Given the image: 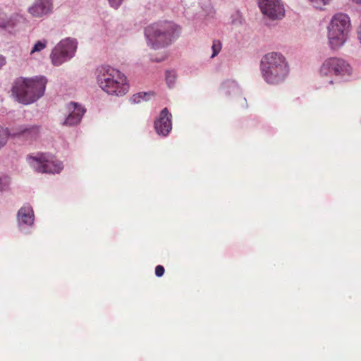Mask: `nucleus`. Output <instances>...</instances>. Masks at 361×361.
<instances>
[{
  "instance_id": "f257e3e1",
  "label": "nucleus",
  "mask_w": 361,
  "mask_h": 361,
  "mask_svg": "<svg viewBox=\"0 0 361 361\" xmlns=\"http://www.w3.org/2000/svg\"><path fill=\"white\" fill-rule=\"evenodd\" d=\"M96 78L99 87L110 95L123 96L129 90L126 76L110 66L98 67Z\"/></svg>"
},
{
  "instance_id": "f03ea898",
  "label": "nucleus",
  "mask_w": 361,
  "mask_h": 361,
  "mask_svg": "<svg viewBox=\"0 0 361 361\" xmlns=\"http://www.w3.org/2000/svg\"><path fill=\"white\" fill-rule=\"evenodd\" d=\"M261 72L267 83L279 85L287 78L290 72L289 64L282 54L269 52L261 61Z\"/></svg>"
},
{
  "instance_id": "7ed1b4c3",
  "label": "nucleus",
  "mask_w": 361,
  "mask_h": 361,
  "mask_svg": "<svg viewBox=\"0 0 361 361\" xmlns=\"http://www.w3.org/2000/svg\"><path fill=\"white\" fill-rule=\"evenodd\" d=\"M47 80L44 77L18 78L13 86L12 92L18 101L24 104H31L43 96Z\"/></svg>"
},
{
  "instance_id": "20e7f679",
  "label": "nucleus",
  "mask_w": 361,
  "mask_h": 361,
  "mask_svg": "<svg viewBox=\"0 0 361 361\" xmlns=\"http://www.w3.org/2000/svg\"><path fill=\"white\" fill-rule=\"evenodd\" d=\"M353 68L345 59L329 57L324 61L319 68V75L330 85L348 81L353 76Z\"/></svg>"
},
{
  "instance_id": "39448f33",
  "label": "nucleus",
  "mask_w": 361,
  "mask_h": 361,
  "mask_svg": "<svg viewBox=\"0 0 361 361\" xmlns=\"http://www.w3.org/2000/svg\"><path fill=\"white\" fill-rule=\"evenodd\" d=\"M179 27L172 22L153 23L145 27L147 43L154 49L164 47L171 43Z\"/></svg>"
},
{
  "instance_id": "423d86ee",
  "label": "nucleus",
  "mask_w": 361,
  "mask_h": 361,
  "mask_svg": "<svg viewBox=\"0 0 361 361\" xmlns=\"http://www.w3.org/2000/svg\"><path fill=\"white\" fill-rule=\"evenodd\" d=\"M350 27L349 17L343 13L334 15L327 27L328 40L331 49H337L345 42Z\"/></svg>"
},
{
  "instance_id": "0eeeda50",
  "label": "nucleus",
  "mask_w": 361,
  "mask_h": 361,
  "mask_svg": "<svg viewBox=\"0 0 361 361\" xmlns=\"http://www.w3.org/2000/svg\"><path fill=\"white\" fill-rule=\"evenodd\" d=\"M27 159L31 166L39 173H59L63 169L61 161L54 160L53 157L45 154L29 156Z\"/></svg>"
},
{
  "instance_id": "6e6552de",
  "label": "nucleus",
  "mask_w": 361,
  "mask_h": 361,
  "mask_svg": "<svg viewBox=\"0 0 361 361\" xmlns=\"http://www.w3.org/2000/svg\"><path fill=\"white\" fill-rule=\"evenodd\" d=\"M77 42L73 39L66 38L61 40L53 49L50 58L53 65L60 66L72 58L76 51Z\"/></svg>"
},
{
  "instance_id": "1a4fd4ad",
  "label": "nucleus",
  "mask_w": 361,
  "mask_h": 361,
  "mask_svg": "<svg viewBox=\"0 0 361 361\" xmlns=\"http://www.w3.org/2000/svg\"><path fill=\"white\" fill-rule=\"evenodd\" d=\"M258 4L262 13L271 20L284 16L285 9L279 0H259Z\"/></svg>"
},
{
  "instance_id": "9d476101",
  "label": "nucleus",
  "mask_w": 361,
  "mask_h": 361,
  "mask_svg": "<svg viewBox=\"0 0 361 361\" xmlns=\"http://www.w3.org/2000/svg\"><path fill=\"white\" fill-rule=\"evenodd\" d=\"M39 134L40 129L37 126H20L11 130V137L28 142L37 140Z\"/></svg>"
},
{
  "instance_id": "9b49d317",
  "label": "nucleus",
  "mask_w": 361,
  "mask_h": 361,
  "mask_svg": "<svg viewBox=\"0 0 361 361\" xmlns=\"http://www.w3.org/2000/svg\"><path fill=\"white\" fill-rule=\"evenodd\" d=\"M172 116L167 108H164L154 121V128L159 135L166 136L172 129Z\"/></svg>"
},
{
  "instance_id": "f8f14e48",
  "label": "nucleus",
  "mask_w": 361,
  "mask_h": 361,
  "mask_svg": "<svg viewBox=\"0 0 361 361\" xmlns=\"http://www.w3.org/2000/svg\"><path fill=\"white\" fill-rule=\"evenodd\" d=\"M23 18L18 14L7 15L0 9V29L13 33L18 27Z\"/></svg>"
},
{
  "instance_id": "ddd939ff",
  "label": "nucleus",
  "mask_w": 361,
  "mask_h": 361,
  "mask_svg": "<svg viewBox=\"0 0 361 361\" xmlns=\"http://www.w3.org/2000/svg\"><path fill=\"white\" fill-rule=\"evenodd\" d=\"M68 115L63 122V126H73L78 125L85 111V109L76 103L71 102L67 106Z\"/></svg>"
},
{
  "instance_id": "4468645a",
  "label": "nucleus",
  "mask_w": 361,
  "mask_h": 361,
  "mask_svg": "<svg viewBox=\"0 0 361 361\" xmlns=\"http://www.w3.org/2000/svg\"><path fill=\"white\" fill-rule=\"evenodd\" d=\"M52 8L51 0H36L29 8V13L34 17L39 18L49 13Z\"/></svg>"
},
{
  "instance_id": "2eb2a0df",
  "label": "nucleus",
  "mask_w": 361,
  "mask_h": 361,
  "mask_svg": "<svg viewBox=\"0 0 361 361\" xmlns=\"http://www.w3.org/2000/svg\"><path fill=\"white\" fill-rule=\"evenodd\" d=\"M18 219L20 223L31 225L34 221L32 209L29 205H25L18 212Z\"/></svg>"
},
{
  "instance_id": "dca6fc26",
  "label": "nucleus",
  "mask_w": 361,
  "mask_h": 361,
  "mask_svg": "<svg viewBox=\"0 0 361 361\" xmlns=\"http://www.w3.org/2000/svg\"><path fill=\"white\" fill-rule=\"evenodd\" d=\"M151 93L147 92H138L137 94H134L130 99V102L132 104H139L142 101H147L151 97Z\"/></svg>"
},
{
  "instance_id": "f3484780",
  "label": "nucleus",
  "mask_w": 361,
  "mask_h": 361,
  "mask_svg": "<svg viewBox=\"0 0 361 361\" xmlns=\"http://www.w3.org/2000/svg\"><path fill=\"white\" fill-rule=\"evenodd\" d=\"M10 136L11 137V132L7 128L0 126V149L6 144Z\"/></svg>"
},
{
  "instance_id": "a211bd4d",
  "label": "nucleus",
  "mask_w": 361,
  "mask_h": 361,
  "mask_svg": "<svg viewBox=\"0 0 361 361\" xmlns=\"http://www.w3.org/2000/svg\"><path fill=\"white\" fill-rule=\"evenodd\" d=\"M47 45V41L42 39L37 42L32 49L30 51V54H33L35 52H39L43 50Z\"/></svg>"
},
{
  "instance_id": "6ab92c4d",
  "label": "nucleus",
  "mask_w": 361,
  "mask_h": 361,
  "mask_svg": "<svg viewBox=\"0 0 361 361\" xmlns=\"http://www.w3.org/2000/svg\"><path fill=\"white\" fill-rule=\"evenodd\" d=\"M10 178L7 176H0V191H4L8 188Z\"/></svg>"
},
{
  "instance_id": "aec40b11",
  "label": "nucleus",
  "mask_w": 361,
  "mask_h": 361,
  "mask_svg": "<svg viewBox=\"0 0 361 361\" xmlns=\"http://www.w3.org/2000/svg\"><path fill=\"white\" fill-rule=\"evenodd\" d=\"M312 6L317 8L322 9L324 6L329 4L331 0H310Z\"/></svg>"
},
{
  "instance_id": "412c9836",
  "label": "nucleus",
  "mask_w": 361,
  "mask_h": 361,
  "mask_svg": "<svg viewBox=\"0 0 361 361\" xmlns=\"http://www.w3.org/2000/svg\"><path fill=\"white\" fill-rule=\"evenodd\" d=\"M212 48L213 51L212 58H214L220 52L221 49V42L219 40H214Z\"/></svg>"
},
{
  "instance_id": "4be33fe9",
  "label": "nucleus",
  "mask_w": 361,
  "mask_h": 361,
  "mask_svg": "<svg viewBox=\"0 0 361 361\" xmlns=\"http://www.w3.org/2000/svg\"><path fill=\"white\" fill-rule=\"evenodd\" d=\"M166 80L167 83L169 84V86L171 87L173 85V84L174 83V80H175L174 74L171 71H166Z\"/></svg>"
},
{
  "instance_id": "5701e85b",
  "label": "nucleus",
  "mask_w": 361,
  "mask_h": 361,
  "mask_svg": "<svg viewBox=\"0 0 361 361\" xmlns=\"http://www.w3.org/2000/svg\"><path fill=\"white\" fill-rule=\"evenodd\" d=\"M165 269L163 266L157 265L155 268V274L157 277H161L164 275Z\"/></svg>"
},
{
  "instance_id": "b1692460",
  "label": "nucleus",
  "mask_w": 361,
  "mask_h": 361,
  "mask_svg": "<svg viewBox=\"0 0 361 361\" xmlns=\"http://www.w3.org/2000/svg\"><path fill=\"white\" fill-rule=\"evenodd\" d=\"M122 1L123 0H109L111 6L116 8H118L121 5Z\"/></svg>"
},
{
  "instance_id": "393cba45",
  "label": "nucleus",
  "mask_w": 361,
  "mask_h": 361,
  "mask_svg": "<svg viewBox=\"0 0 361 361\" xmlns=\"http://www.w3.org/2000/svg\"><path fill=\"white\" fill-rule=\"evenodd\" d=\"M6 64V59L4 56L0 55V68Z\"/></svg>"
},
{
  "instance_id": "a878e982",
  "label": "nucleus",
  "mask_w": 361,
  "mask_h": 361,
  "mask_svg": "<svg viewBox=\"0 0 361 361\" xmlns=\"http://www.w3.org/2000/svg\"><path fill=\"white\" fill-rule=\"evenodd\" d=\"M353 1L357 4H361V0H353Z\"/></svg>"
},
{
  "instance_id": "bb28decb",
  "label": "nucleus",
  "mask_w": 361,
  "mask_h": 361,
  "mask_svg": "<svg viewBox=\"0 0 361 361\" xmlns=\"http://www.w3.org/2000/svg\"><path fill=\"white\" fill-rule=\"evenodd\" d=\"M162 59H155L156 61H161Z\"/></svg>"
}]
</instances>
